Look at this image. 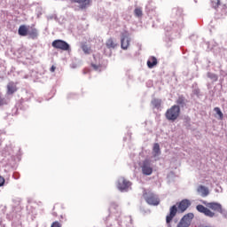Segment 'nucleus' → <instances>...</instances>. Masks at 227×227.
I'll return each mask as SVG.
<instances>
[{
	"label": "nucleus",
	"mask_w": 227,
	"mask_h": 227,
	"mask_svg": "<svg viewBox=\"0 0 227 227\" xmlns=\"http://www.w3.org/2000/svg\"><path fill=\"white\" fill-rule=\"evenodd\" d=\"M165 117L168 121H176L180 118V106L174 105L165 113Z\"/></svg>",
	"instance_id": "obj_1"
},
{
	"label": "nucleus",
	"mask_w": 227,
	"mask_h": 227,
	"mask_svg": "<svg viewBox=\"0 0 227 227\" xmlns=\"http://www.w3.org/2000/svg\"><path fill=\"white\" fill-rule=\"evenodd\" d=\"M143 198L145 200L148 205H153L156 207L159 205V203H160L159 197L155 193L152 192V191H144Z\"/></svg>",
	"instance_id": "obj_2"
},
{
	"label": "nucleus",
	"mask_w": 227,
	"mask_h": 227,
	"mask_svg": "<svg viewBox=\"0 0 227 227\" xmlns=\"http://www.w3.org/2000/svg\"><path fill=\"white\" fill-rule=\"evenodd\" d=\"M51 45L54 49H58L59 51H70V44L60 39L54 40Z\"/></svg>",
	"instance_id": "obj_3"
},
{
	"label": "nucleus",
	"mask_w": 227,
	"mask_h": 227,
	"mask_svg": "<svg viewBox=\"0 0 227 227\" xmlns=\"http://www.w3.org/2000/svg\"><path fill=\"white\" fill-rule=\"evenodd\" d=\"M142 169L143 175H145L146 176H150L152 173H153V168L152 167V163L150 162V160H145L142 162V165L140 166Z\"/></svg>",
	"instance_id": "obj_4"
},
{
	"label": "nucleus",
	"mask_w": 227,
	"mask_h": 227,
	"mask_svg": "<svg viewBox=\"0 0 227 227\" xmlns=\"http://www.w3.org/2000/svg\"><path fill=\"white\" fill-rule=\"evenodd\" d=\"M192 219H194V214L188 213L184 215L176 227H189L191 226V221H192Z\"/></svg>",
	"instance_id": "obj_5"
},
{
	"label": "nucleus",
	"mask_w": 227,
	"mask_h": 227,
	"mask_svg": "<svg viewBox=\"0 0 227 227\" xmlns=\"http://www.w3.org/2000/svg\"><path fill=\"white\" fill-rule=\"evenodd\" d=\"M129 45H130V37L129 36V32H123L121 37V47L124 51H127Z\"/></svg>",
	"instance_id": "obj_6"
},
{
	"label": "nucleus",
	"mask_w": 227,
	"mask_h": 227,
	"mask_svg": "<svg viewBox=\"0 0 227 227\" xmlns=\"http://www.w3.org/2000/svg\"><path fill=\"white\" fill-rule=\"evenodd\" d=\"M177 212H178V207H176V205H174L169 208V214L166 216V223L168 227H171L170 223L173 221Z\"/></svg>",
	"instance_id": "obj_7"
},
{
	"label": "nucleus",
	"mask_w": 227,
	"mask_h": 227,
	"mask_svg": "<svg viewBox=\"0 0 227 227\" xmlns=\"http://www.w3.org/2000/svg\"><path fill=\"white\" fill-rule=\"evenodd\" d=\"M196 210L200 214H204L207 217H214L215 215V213L212 212L208 207H206L201 204L196 206Z\"/></svg>",
	"instance_id": "obj_8"
},
{
	"label": "nucleus",
	"mask_w": 227,
	"mask_h": 227,
	"mask_svg": "<svg viewBox=\"0 0 227 227\" xmlns=\"http://www.w3.org/2000/svg\"><path fill=\"white\" fill-rule=\"evenodd\" d=\"M129 185H130V182L127 181L125 177H120L118 179L117 188L119 189V191H121V192L127 191Z\"/></svg>",
	"instance_id": "obj_9"
},
{
	"label": "nucleus",
	"mask_w": 227,
	"mask_h": 227,
	"mask_svg": "<svg viewBox=\"0 0 227 227\" xmlns=\"http://www.w3.org/2000/svg\"><path fill=\"white\" fill-rule=\"evenodd\" d=\"M207 208H210L211 210H214V212H219L220 214H223V206L217 202H209L207 203L206 201L203 202Z\"/></svg>",
	"instance_id": "obj_10"
},
{
	"label": "nucleus",
	"mask_w": 227,
	"mask_h": 227,
	"mask_svg": "<svg viewBox=\"0 0 227 227\" xmlns=\"http://www.w3.org/2000/svg\"><path fill=\"white\" fill-rule=\"evenodd\" d=\"M177 207L179 212L184 213L185 210H187L188 207H191V200L184 199L178 203Z\"/></svg>",
	"instance_id": "obj_11"
},
{
	"label": "nucleus",
	"mask_w": 227,
	"mask_h": 227,
	"mask_svg": "<svg viewBox=\"0 0 227 227\" xmlns=\"http://www.w3.org/2000/svg\"><path fill=\"white\" fill-rule=\"evenodd\" d=\"M72 3H78L80 4V8L82 10H84L85 8H88L90 4H91V0H71Z\"/></svg>",
	"instance_id": "obj_12"
},
{
	"label": "nucleus",
	"mask_w": 227,
	"mask_h": 227,
	"mask_svg": "<svg viewBox=\"0 0 227 227\" xmlns=\"http://www.w3.org/2000/svg\"><path fill=\"white\" fill-rule=\"evenodd\" d=\"M28 33H29V29L26 25L20 26L18 30V34L20 35V36H27Z\"/></svg>",
	"instance_id": "obj_13"
},
{
	"label": "nucleus",
	"mask_w": 227,
	"mask_h": 227,
	"mask_svg": "<svg viewBox=\"0 0 227 227\" xmlns=\"http://www.w3.org/2000/svg\"><path fill=\"white\" fill-rule=\"evenodd\" d=\"M197 192H199V194H200L203 198H206V196H208L209 194L208 188L203 185H200L197 188Z\"/></svg>",
	"instance_id": "obj_14"
},
{
	"label": "nucleus",
	"mask_w": 227,
	"mask_h": 227,
	"mask_svg": "<svg viewBox=\"0 0 227 227\" xmlns=\"http://www.w3.org/2000/svg\"><path fill=\"white\" fill-rule=\"evenodd\" d=\"M17 91V85H15V82H11L7 85V93L8 95H13Z\"/></svg>",
	"instance_id": "obj_15"
},
{
	"label": "nucleus",
	"mask_w": 227,
	"mask_h": 227,
	"mask_svg": "<svg viewBox=\"0 0 227 227\" xmlns=\"http://www.w3.org/2000/svg\"><path fill=\"white\" fill-rule=\"evenodd\" d=\"M32 40H35V38H38V30L36 28H31L28 30L27 34Z\"/></svg>",
	"instance_id": "obj_16"
},
{
	"label": "nucleus",
	"mask_w": 227,
	"mask_h": 227,
	"mask_svg": "<svg viewBox=\"0 0 227 227\" xmlns=\"http://www.w3.org/2000/svg\"><path fill=\"white\" fill-rule=\"evenodd\" d=\"M157 66V58L152 57L147 61L148 68H153V67Z\"/></svg>",
	"instance_id": "obj_17"
},
{
	"label": "nucleus",
	"mask_w": 227,
	"mask_h": 227,
	"mask_svg": "<svg viewBox=\"0 0 227 227\" xmlns=\"http://www.w3.org/2000/svg\"><path fill=\"white\" fill-rule=\"evenodd\" d=\"M151 104L155 109H160V106L162 105V100L154 98L152 100Z\"/></svg>",
	"instance_id": "obj_18"
},
{
	"label": "nucleus",
	"mask_w": 227,
	"mask_h": 227,
	"mask_svg": "<svg viewBox=\"0 0 227 227\" xmlns=\"http://www.w3.org/2000/svg\"><path fill=\"white\" fill-rule=\"evenodd\" d=\"M106 45L107 47V49H115L116 48V43H114V40H113V38H109L106 43Z\"/></svg>",
	"instance_id": "obj_19"
},
{
	"label": "nucleus",
	"mask_w": 227,
	"mask_h": 227,
	"mask_svg": "<svg viewBox=\"0 0 227 227\" xmlns=\"http://www.w3.org/2000/svg\"><path fill=\"white\" fill-rule=\"evenodd\" d=\"M153 152L154 153V157H157L158 155H160V145L159 144H154Z\"/></svg>",
	"instance_id": "obj_20"
},
{
	"label": "nucleus",
	"mask_w": 227,
	"mask_h": 227,
	"mask_svg": "<svg viewBox=\"0 0 227 227\" xmlns=\"http://www.w3.org/2000/svg\"><path fill=\"white\" fill-rule=\"evenodd\" d=\"M176 105L184 107V106H185V98L184 96H180L176 100Z\"/></svg>",
	"instance_id": "obj_21"
},
{
	"label": "nucleus",
	"mask_w": 227,
	"mask_h": 227,
	"mask_svg": "<svg viewBox=\"0 0 227 227\" xmlns=\"http://www.w3.org/2000/svg\"><path fill=\"white\" fill-rule=\"evenodd\" d=\"M82 50L83 51L84 54H90L91 52V47L88 46L87 44H82Z\"/></svg>",
	"instance_id": "obj_22"
},
{
	"label": "nucleus",
	"mask_w": 227,
	"mask_h": 227,
	"mask_svg": "<svg viewBox=\"0 0 227 227\" xmlns=\"http://www.w3.org/2000/svg\"><path fill=\"white\" fill-rule=\"evenodd\" d=\"M134 13L136 17H143V9L141 7H137L134 10Z\"/></svg>",
	"instance_id": "obj_23"
},
{
	"label": "nucleus",
	"mask_w": 227,
	"mask_h": 227,
	"mask_svg": "<svg viewBox=\"0 0 227 227\" xmlns=\"http://www.w3.org/2000/svg\"><path fill=\"white\" fill-rule=\"evenodd\" d=\"M211 5L215 9L219 8V6L221 5V0H211Z\"/></svg>",
	"instance_id": "obj_24"
},
{
	"label": "nucleus",
	"mask_w": 227,
	"mask_h": 227,
	"mask_svg": "<svg viewBox=\"0 0 227 227\" xmlns=\"http://www.w3.org/2000/svg\"><path fill=\"white\" fill-rule=\"evenodd\" d=\"M214 111H215V113H216V114H218L219 120H223V112L221 111V108H219V107H215V108H214Z\"/></svg>",
	"instance_id": "obj_25"
},
{
	"label": "nucleus",
	"mask_w": 227,
	"mask_h": 227,
	"mask_svg": "<svg viewBox=\"0 0 227 227\" xmlns=\"http://www.w3.org/2000/svg\"><path fill=\"white\" fill-rule=\"evenodd\" d=\"M207 77H209V79H214V81H217V76L215 74L207 73Z\"/></svg>",
	"instance_id": "obj_26"
},
{
	"label": "nucleus",
	"mask_w": 227,
	"mask_h": 227,
	"mask_svg": "<svg viewBox=\"0 0 227 227\" xmlns=\"http://www.w3.org/2000/svg\"><path fill=\"white\" fill-rule=\"evenodd\" d=\"M51 227H62V225L60 224L59 222L58 221H55L51 223Z\"/></svg>",
	"instance_id": "obj_27"
},
{
	"label": "nucleus",
	"mask_w": 227,
	"mask_h": 227,
	"mask_svg": "<svg viewBox=\"0 0 227 227\" xmlns=\"http://www.w3.org/2000/svg\"><path fill=\"white\" fill-rule=\"evenodd\" d=\"M4 182H5L4 177L0 176V187H3V185H4Z\"/></svg>",
	"instance_id": "obj_28"
},
{
	"label": "nucleus",
	"mask_w": 227,
	"mask_h": 227,
	"mask_svg": "<svg viewBox=\"0 0 227 227\" xmlns=\"http://www.w3.org/2000/svg\"><path fill=\"white\" fill-rule=\"evenodd\" d=\"M91 67L94 70H98V68H100V65L91 64Z\"/></svg>",
	"instance_id": "obj_29"
},
{
	"label": "nucleus",
	"mask_w": 227,
	"mask_h": 227,
	"mask_svg": "<svg viewBox=\"0 0 227 227\" xmlns=\"http://www.w3.org/2000/svg\"><path fill=\"white\" fill-rule=\"evenodd\" d=\"M4 104H6L4 98H0V106H4Z\"/></svg>",
	"instance_id": "obj_30"
},
{
	"label": "nucleus",
	"mask_w": 227,
	"mask_h": 227,
	"mask_svg": "<svg viewBox=\"0 0 227 227\" xmlns=\"http://www.w3.org/2000/svg\"><path fill=\"white\" fill-rule=\"evenodd\" d=\"M50 70L51 72H56V67L52 66Z\"/></svg>",
	"instance_id": "obj_31"
},
{
	"label": "nucleus",
	"mask_w": 227,
	"mask_h": 227,
	"mask_svg": "<svg viewBox=\"0 0 227 227\" xmlns=\"http://www.w3.org/2000/svg\"><path fill=\"white\" fill-rule=\"evenodd\" d=\"M52 215H54L55 217H58V213L53 212V213H52Z\"/></svg>",
	"instance_id": "obj_32"
}]
</instances>
